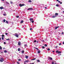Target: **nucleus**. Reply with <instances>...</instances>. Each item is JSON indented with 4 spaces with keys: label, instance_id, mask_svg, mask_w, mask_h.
<instances>
[{
    "label": "nucleus",
    "instance_id": "obj_1",
    "mask_svg": "<svg viewBox=\"0 0 64 64\" xmlns=\"http://www.w3.org/2000/svg\"><path fill=\"white\" fill-rule=\"evenodd\" d=\"M4 61V58H1L0 59V62H2L3 61Z\"/></svg>",
    "mask_w": 64,
    "mask_h": 64
},
{
    "label": "nucleus",
    "instance_id": "obj_2",
    "mask_svg": "<svg viewBox=\"0 0 64 64\" xmlns=\"http://www.w3.org/2000/svg\"><path fill=\"white\" fill-rule=\"evenodd\" d=\"M56 53H58V54H59V53H61V52L60 51L59 52V50H57L56 51Z\"/></svg>",
    "mask_w": 64,
    "mask_h": 64
},
{
    "label": "nucleus",
    "instance_id": "obj_3",
    "mask_svg": "<svg viewBox=\"0 0 64 64\" xmlns=\"http://www.w3.org/2000/svg\"><path fill=\"white\" fill-rule=\"evenodd\" d=\"M19 5L20 7H22V6H24V4H20Z\"/></svg>",
    "mask_w": 64,
    "mask_h": 64
},
{
    "label": "nucleus",
    "instance_id": "obj_4",
    "mask_svg": "<svg viewBox=\"0 0 64 64\" xmlns=\"http://www.w3.org/2000/svg\"><path fill=\"white\" fill-rule=\"evenodd\" d=\"M33 10V8H28L27 10Z\"/></svg>",
    "mask_w": 64,
    "mask_h": 64
},
{
    "label": "nucleus",
    "instance_id": "obj_5",
    "mask_svg": "<svg viewBox=\"0 0 64 64\" xmlns=\"http://www.w3.org/2000/svg\"><path fill=\"white\" fill-rule=\"evenodd\" d=\"M18 45H19V46L21 45V42H18Z\"/></svg>",
    "mask_w": 64,
    "mask_h": 64
},
{
    "label": "nucleus",
    "instance_id": "obj_6",
    "mask_svg": "<svg viewBox=\"0 0 64 64\" xmlns=\"http://www.w3.org/2000/svg\"><path fill=\"white\" fill-rule=\"evenodd\" d=\"M59 26H56L55 28V30H56V29H57L58 28H59Z\"/></svg>",
    "mask_w": 64,
    "mask_h": 64
},
{
    "label": "nucleus",
    "instance_id": "obj_7",
    "mask_svg": "<svg viewBox=\"0 0 64 64\" xmlns=\"http://www.w3.org/2000/svg\"><path fill=\"white\" fill-rule=\"evenodd\" d=\"M48 59H50V60H52V58L50 57H48Z\"/></svg>",
    "mask_w": 64,
    "mask_h": 64
},
{
    "label": "nucleus",
    "instance_id": "obj_8",
    "mask_svg": "<svg viewBox=\"0 0 64 64\" xmlns=\"http://www.w3.org/2000/svg\"><path fill=\"white\" fill-rule=\"evenodd\" d=\"M15 36L16 37H17V38H18L19 36L18 34H16Z\"/></svg>",
    "mask_w": 64,
    "mask_h": 64
},
{
    "label": "nucleus",
    "instance_id": "obj_9",
    "mask_svg": "<svg viewBox=\"0 0 64 64\" xmlns=\"http://www.w3.org/2000/svg\"><path fill=\"white\" fill-rule=\"evenodd\" d=\"M41 52H40V50H38V53L39 54V53H40Z\"/></svg>",
    "mask_w": 64,
    "mask_h": 64
},
{
    "label": "nucleus",
    "instance_id": "obj_10",
    "mask_svg": "<svg viewBox=\"0 0 64 64\" xmlns=\"http://www.w3.org/2000/svg\"><path fill=\"white\" fill-rule=\"evenodd\" d=\"M21 52L22 54H23L24 53V50H22Z\"/></svg>",
    "mask_w": 64,
    "mask_h": 64
},
{
    "label": "nucleus",
    "instance_id": "obj_11",
    "mask_svg": "<svg viewBox=\"0 0 64 64\" xmlns=\"http://www.w3.org/2000/svg\"><path fill=\"white\" fill-rule=\"evenodd\" d=\"M0 9H3V8L1 6L0 7Z\"/></svg>",
    "mask_w": 64,
    "mask_h": 64
},
{
    "label": "nucleus",
    "instance_id": "obj_12",
    "mask_svg": "<svg viewBox=\"0 0 64 64\" xmlns=\"http://www.w3.org/2000/svg\"><path fill=\"white\" fill-rule=\"evenodd\" d=\"M55 15L56 16H57L58 15V13H56L55 14Z\"/></svg>",
    "mask_w": 64,
    "mask_h": 64
},
{
    "label": "nucleus",
    "instance_id": "obj_13",
    "mask_svg": "<svg viewBox=\"0 0 64 64\" xmlns=\"http://www.w3.org/2000/svg\"><path fill=\"white\" fill-rule=\"evenodd\" d=\"M56 17V16L55 15V16H52V18H55V17Z\"/></svg>",
    "mask_w": 64,
    "mask_h": 64
},
{
    "label": "nucleus",
    "instance_id": "obj_14",
    "mask_svg": "<svg viewBox=\"0 0 64 64\" xmlns=\"http://www.w3.org/2000/svg\"><path fill=\"white\" fill-rule=\"evenodd\" d=\"M25 58L26 59H27V58H28V56H26Z\"/></svg>",
    "mask_w": 64,
    "mask_h": 64
},
{
    "label": "nucleus",
    "instance_id": "obj_15",
    "mask_svg": "<svg viewBox=\"0 0 64 64\" xmlns=\"http://www.w3.org/2000/svg\"><path fill=\"white\" fill-rule=\"evenodd\" d=\"M29 20H33V19H32V18H30V19Z\"/></svg>",
    "mask_w": 64,
    "mask_h": 64
},
{
    "label": "nucleus",
    "instance_id": "obj_16",
    "mask_svg": "<svg viewBox=\"0 0 64 64\" xmlns=\"http://www.w3.org/2000/svg\"><path fill=\"white\" fill-rule=\"evenodd\" d=\"M23 22H24V21H23V20H22L21 21V23H23Z\"/></svg>",
    "mask_w": 64,
    "mask_h": 64
},
{
    "label": "nucleus",
    "instance_id": "obj_17",
    "mask_svg": "<svg viewBox=\"0 0 64 64\" xmlns=\"http://www.w3.org/2000/svg\"><path fill=\"white\" fill-rule=\"evenodd\" d=\"M2 48L1 46H0V50H2Z\"/></svg>",
    "mask_w": 64,
    "mask_h": 64
},
{
    "label": "nucleus",
    "instance_id": "obj_18",
    "mask_svg": "<svg viewBox=\"0 0 64 64\" xmlns=\"http://www.w3.org/2000/svg\"><path fill=\"white\" fill-rule=\"evenodd\" d=\"M18 51H20V48H18Z\"/></svg>",
    "mask_w": 64,
    "mask_h": 64
},
{
    "label": "nucleus",
    "instance_id": "obj_19",
    "mask_svg": "<svg viewBox=\"0 0 64 64\" xmlns=\"http://www.w3.org/2000/svg\"><path fill=\"white\" fill-rule=\"evenodd\" d=\"M34 48L35 49H37V50H38V48H35V47H34Z\"/></svg>",
    "mask_w": 64,
    "mask_h": 64
},
{
    "label": "nucleus",
    "instance_id": "obj_20",
    "mask_svg": "<svg viewBox=\"0 0 64 64\" xmlns=\"http://www.w3.org/2000/svg\"><path fill=\"white\" fill-rule=\"evenodd\" d=\"M4 53H7V50H4Z\"/></svg>",
    "mask_w": 64,
    "mask_h": 64
},
{
    "label": "nucleus",
    "instance_id": "obj_21",
    "mask_svg": "<svg viewBox=\"0 0 64 64\" xmlns=\"http://www.w3.org/2000/svg\"><path fill=\"white\" fill-rule=\"evenodd\" d=\"M30 22H32V23H34V21L33 20L32 21H31V20H30Z\"/></svg>",
    "mask_w": 64,
    "mask_h": 64
},
{
    "label": "nucleus",
    "instance_id": "obj_22",
    "mask_svg": "<svg viewBox=\"0 0 64 64\" xmlns=\"http://www.w3.org/2000/svg\"><path fill=\"white\" fill-rule=\"evenodd\" d=\"M4 21V22H5V21H6V20L5 19H4L3 20Z\"/></svg>",
    "mask_w": 64,
    "mask_h": 64
},
{
    "label": "nucleus",
    "instance_id": "obj_23",
    "mask_svg": "<svg viewBox=\"0 0 64 64\" xmlns=\"http://www.w3.org/2000/svg\"><path fill=\"white\" fill-rule=\"evenodd\" d=\"M47 50H48V51H50V49L49 48H48Z\"/></svg>",
    "mask_w": 64,
    "mask_h": 64
},
{
    "label": "nucleus",
    "instance_id": "obj_24",
    "mask_svg": "<svg viewBox=\"0 0 64 64\" xmlns=\"http://www.w3.org/2000/svg\"><path fill=\"white\" fill-rule=\"evenodd\" d=\"M36 61L38 62H40V60H36Z\"/></svg>",
    "mask_w": 64,
    "mask_h": 64
},
{
    "label": "nucleus",
    "instance_id": "obj_25",
    "mask_svg": "<svg viewBox=\"0 0 64 64\" xmlns=\"http://www.w3.org/2000/svg\"><path fill=\"white\" fill-rule=\"evenodd\" d=\"M44 46H45V47H47V45L46 44H44Z\"/></svg>",
    "mask_w": 64,
    "mask_h": 64
},
{
    "label": "nucleus",
    "instance_id": "obj_26",
    "mask_svg": "<svg viewBox=\"0 0 64 64\" xmlns=\"http://www.w3.org/2000/svg\"><path fill=\"white\" fill-rule=\"evenodd\" d=\"M32 2V1L31 0H29L28 1V2Z\"/></svg>",
    "mask_w": 64,
    "mask_h": 64
},
{
    "label": "nucleus",
    "instance_id": "obj_27",
    "mask_svg": "<svg viewBox=\"0 0 64 64\" xmlns=\"http://www.w3.org/2000/svg\"><path fill=\"white\" fill-rule=\"evenodd\" d=\"M37 42V41L36 40H35L34 41V43H36Z\"/></svg>",
    "mask_w": 64,
    "mask_h": 64
},
{
    "label": "nucleus",
    "instance_id": "obj_28",
    "mask_svg": "<svg viewBox=\"0 0 64 64\" xmlns=\"http://www.w3.org/2000/svg\"><path fill=\"white\" fill-rule=\"evenodd\" d=\"M42 48H43V49H45V46H42Z\"/></svg>",
    "mask_w": 64,
    "mask_h": 64
},
{
    "label": "nucleus",
    "instance_id": "obj_29",
    "mask_svg": "<svg viewBox=\"0 0 64 64\" xmlns=\"http://www.w3.org/2000/svg\"><path fill=\"white\" fill-rule=\"evenodd\" d=\"M6 23H7V24H8V21L7 20H6Z\"/></svg>",
    "mask_w": 64,
    "mask_h": 64
},
{
    "label": "nucleus",
    "instance_id": "obj_30",
    "mask_svg": "<svg viewBox=\"0 0 64 64\" xmlns=\"http://www.w3.org/2000/svg\"><path fill=\"white\" fill-rule=\"evenodd\" d=\"M27 46V44H24V46L25 47H26V46Z\"/></svg>",
    "mask_w": 64,
    "mask_h": 64
},
{
    "label": "nucleus",
    "instance_id": "obj_31",
    "mask_svg": "<svg viewBox=\"0 0 64 64\" xmlns=\"http://www.w3.org/2000/svg\"><path fill=\"white\" fill-rule=\"evenodd\" d=\"M10 3L11 4H13V2H12V1H10Z\"/></svg>",
    "mask_w": 64,
    "mask_h": 64
},
{
    "label": "nucleus",
    "instance_id": "obj_32",
    "mask_svg": "<svg viewBox=\"0 0 64 64\" xmlns=\"http://www.w3.org/2000/svg\"><path fill=\"white\" fill-rule=\"evenodd\" d=\"M6 4H9V3H8V2H6Z\"/></svg>",
    "mask_w": 64,
    "mask_h": 64
},
{
    "label": "nucleus",
    "instance_id": "obj_33",
    "mask_svg": "<svg viewBox=\"0 0 64 64\" xmlns=\"http://www.w3.org/2000/svg\"><path fill=\"white\" fill-rule=\"evenodd\" d=\"M2 37H4V34H2Z\"/></svg>",
    "mask_w": 64,
    "mask_h": 64
},
{
    "label": "nucleus",
    "instance_id": "obj_34",
    "mask_svg": "<svg viewBox=\"0 0 64 64\" xmlns=\"http://www.w3.org/2000/svg\"><path fill=\"white\" fill-rule=\"evenodd\" d=\"M6 40H10L9 39V38H8V39H6Z\"/></svg>",
    "mask_w": 64,
    "mask_h": 64
},
{
    "label": "nucleus",
    "instance_id": "obj_35",
    "mask_svg": "<svg viewBox=\"0 0 64 64\" xmlns=\"http://www.w3.org/2000/svg\"><path fill=\"white\" fill-rule=\"evenodd\" d=\"M2 40H4V38L2 37Z\"/></svg>",
    "mask_w": 64,
    "mask_h": 64
},
{
    "label": "nucleus",
    "instance_id": "obj_36",
    "mask_svg": "<svg viewBox=\"0 0 64 64\" xmlns=\"http://www.w3.org/2000/svg\"><path fill=\"white\" fill-rule=\"evenodd\" d=\"M35 59H36V58H34V59H32V60H35Z\"/></svg>",
    "mask_w": 64,
    "mask_h": 64
},
{
    "label": "nucleus",
    "instance_id": "obj_37",
    "mask_svg": "<svg viewBox=\"0 0 64 64\" xmlns=\"http://www.w3.org/2000/svg\"><path fill=\"white\" fill-rule=\"evenodd\" d=\"M17 63L18 64H20V63H19V62H17Z\"/></svg>",
    "mask_w": 64,
    "mask_h": 64
},
{
    "label": "nucleus",
    "instance_id": "obj_38",
    "mask_svg": "<svg viewBox=\"0 0 64 64\" xmlns=\"http://www.w3.org/2000/svg\"><path fill=\"white\" fill-rule=\"evenodd\" d=\"M56 6H57V7H58V6H59V5L58 4H56Z\"/></svg>",
    "mask_w": 64,
    "mask_h": 64
},
{
    "label": "nucleus",
    "instance_id": "obj_39",
    "mask_svg": "<svg viewBox=\"0 0 64 64\" xmlns=\"http://www.w3.org/2000/svg\"><path fill=\"white\" fill-rule=\"evenodd\" d=\"M19 16H16V18H19Z\"/></svg>",
    "mask_w": 64,
    "mask_h": 64
},
{
    "label": "nucleus",
    "instance_id": "obj_40",
    "mask_svg": "<svg viewBox=\"0 0 64 64\" xmlns=\"http://www.w3.org/2000/svg\"><path fill=\"white\" fill-rule=\"evenodd\" d=\"M29 62V60H26V62Z\"/></svg>",
    "mask_w": 64,
    "mask_h": 64
},
{
    "label": "nucleus",
    "instance_id": "obj_41",
    "mask_svg": "<svg viewBox=\"0 0 64 64\" xmlns=\"http://www.w3.org/2000/svg\"><path fill=\"white\" fill-rule=\"evenodd\" d=\"M3 15L4 16H6V14H3Z\"/></svg>",
    "mask_w": 64,
    "mask_h": 64
},
{
    "label": "nucleus",
    "instance_id": "obj_42",
    "mask_svg": "<svg viewBox=\"0 0 64 64\" xmlns=\"http://www.w3.org/2000/svg\"><path fill=\"white\" fill-rule=\"evenodd\" d=\"M18 61H21V59H19L18 60Z\"/></svg>",
    "mask_w": 64,
    "mask_h": 64
},
{
    "label": "nucleus",
    "instance_id": "obj_43",
    "mask_svg": "<svg viewBox=\"0 0 64 64\" xmlns=\"http://www.w3.org/2000/svg\"><path fill=\"white\" fill-rule=\"evenodd\" d=\"M52 64H54V62H52Z\"/></svg>",
    "mask_w": 64,
    "mask_h": 64
},
{
    "label": "nucleus",
    "instance_id": "obj_44",
    "mask_svg": "<svg viewBox=\"0 0 64 64\" xmlns=\"http://www.w3.org/2000/svg\"><path fill=\"white\" fill-rule=\"evenodd\" d=\"M5 34L7 35H8V33H5Z\"/></svg>",
    "mask_w": 64,
    "mask_h": 64
},
{
    "label": "nucleus",
    "instance_id": "obj_45",
    "mask_svg": "<svg viewBox=\"0 0 64 64\" xmlns=\"http://www.w3.org/2000/svg\"><path fill=\"white\" fill-rule=\"evenodd\" d=\"M30 30H32V28H30Z\"/></svg>",
    "mask_w": 64,
    "mask_h": 64
},
{
    "label": "nucleus",
    "instance_id": "obj_46",
    "mask_svg": "<svg viewBox=\"0 0 64 64\" xmlns=\"http://www.w3.org/2000/svg\"><path fill=\"white\" fill-rule=\"evenodd\" d=\"M61 44H61V43H60L59 44V45H61Z\"/></svg>",
    "mask_w": 64,
    "mask_h": 64
},
{
    "label": "nucleus",
    "instance_id": "obj_47",
    "mask_svg": "<svg viewBox=\"0 0 64 64\" xmlns=\"http://www.w3.org/2000/svg\"><path fill=\"white\" fill-rule=\"evenodd\" d=\"M4 44H6V42H4Z\"/></svg>",
    "mask_w": 64,
    "mask_h": 64
},
{
    "label": "nucleus",
    "instance_id": "obj_48",
    "mask_svg": "<svg viewBox=\"0 0 64 64\" xmlns=\"http://www.w3.org/2000/svg\"><path fill=\"white\" fill-rule=\"evenodd\" d=\"M62 34H64V32H62Z\"/></svg>",
    "mask_w": 64,
    "mask_h": 64
},
{
    "label": "nucleus",
    "instance_id": "obj_49",
    "mask_svg": "<svg viewBox=\"0 0 64 64\" xmlns=\"http://www.w3.org/2000/svg\"><path fill=\"white\" fill-rule=\"evenodd\" d=\"M34 63H30V64H34Z\"/></svg>",
    "mask_w": 64,
    "mask_h": 64
},
{
    "label": "nucleus",
    "instance_id": "obj_50",
    "mask_svg": "<svg viewBox=\"0 0 64 64\" xmlns=\"http://www.w3.org/2000/svg\"><path fill=\"white\" fill-rule=\"evenodd\" d=\"M57 47H58V46H56V48H57Z\"/></svg>",
    "mask_w": 64,
    "mask_h": 64
},
{
    "label": "nucleus",
    "instance_id": "obj_51",
    "mask_svg": "<svg viewBox=\"0 0 64 64\" xmlns=\"http://www.w3.org/2000/svg\"><path fill=\"white\" fill-rule=\"evenodd\" d=\"M61 55V54H58L59 56H60V55Z\"/></svg>",
    "mask_w": 64,
    "mask_h": 64
},
{
    "label": "nucleus",
    "instance_id": "obj_52",
    "mask_svg": "<svg viewBox=\"0 0 64 64\" xmlns=\"http://www.w3.org/2000/svg\"><path fill=\"white\" fill-rule=\"evenodd\" d=\"M58 3H60V1H58Z\"/></svg>",
    "mask_w": 64,
    "mask_h": 64
},
{
    "label": "nucleus",
    "instance_id": "obj_53",
    "mask_svg": "<svg viewBox=\"0 0 64 64\" xmlns=\"http://www.w3.org/2000/svg\"><path fill=\"white\" fill-rule=\"evenodd\" d=\"M60 4H62V2H60Z\"/></svg>",
    "mask_w": 64,
    "mask_h": 64
},
{
    "label": "nucleus",
    "instance_id": "obj_54",
    "mask_svg": "<svg viewBox=\"0 0 64 64\" xmlns=\"http://www.w3.org/2000/svg\"><path fill=\"white\" fill-rule=\"evenodd\" d=\"M1 40V38H0V40Z\"/></svg>",
    "mask_w": 64,
    "mask_h": 64
},
{
    "label": "nucleus",
    "instance_id": "obj_55",
    "mask_svg": "<svg viewBox=\"0 0 64 64\" xmlns=\"http://www.w3.org/2000/svg\"><path fill=\"white\" fill-rule=\"evenodd\" d=\"M38 42H39V41H37V43H38Z\"/></svg>",
    "mask_w": 64,
    "mask_h": 64
},
{
    "label": "nucleus",
    "instance_id": "obj_56",
    "mask_svg": "<svg viewBox=\"0 0 64 64\" xmlns=\"http://www.w3.org/2000/svg\"><path fill=\"white\" fill-rule=\"evenodd\" d=\"M26 61H25L24 62V63H26Z\"/></svg>",
    "mask_w": 64,
    "mask_h": 64
},
{
    "label": "nucleus",
    "instance_id": "obj_57",
    "mask_svg": "<svg viewBox=\"0 0 64 64\" xmlns=\"http://www.w3.org/2000/svg\"><path fill=\"white\" fill-rule=\"evenodd\" d=\"M45 8V9H47V7H46Z\"/></svg>",
    "mask_w": 64,
    "mask_h": 64
},
{
    "label": "nucleus",
    "instance_id": "obj_58",
    "mask_svg": "<svg viewBox=\"0 0 64 64\" xmlns=\"http://www.w3.org/2000/svg\"><path fill=\"white\" fill-rule=\"evenodd\" d=\"M56 1L58 2L59 1V0H56Z\"/></svg>",
    "mask_w": 64,
    "mask_h": 64
},
{
    "label": "nucleus",
    "instance_id": "obj_59",
    "mask_svg": "<svg viewBox=\"0 0 64 64\" xmlns=\"http://www.w3.org/2000/svg\"><path fill=\"white\" fill-rule=\"evenodd\" d=\"M52 52H54V51H52Z\"/></svg>",
    "mask_w": 64,
    "mask_h": 64
},
{
    "label": "nucleus",
    "instance_id": "obj_60",
    "mask_svg": "<svg viewBox=\"0 0 64 64\" xmlns=\"http://www.w3.org/2000/svg\"><path fill=\"white\" fill-rule=\"evenodd\" d=\"M2 1H4V0H2Z\"/></svg>",
    "mask_w": 64,
    "mask_h": 64
},
{
    "label": "nucleus",
    "instance_id": "obj_61",
    "mask_svg": "<svg viewBox=\"0 0 64 64\" xmlns=\"http://www.w3.org/2000/svg\"><path fill=\"white\" fill-rule=\"evenodd\" d=\"M63 12L64 13V11H63Z\"/></svg>",
    "mask_w": 64,
    "mask_h": 64
},
{
    "label": "nucleus",
    "instance_id": "obj_62",
    "mask_svg": "<svg viewBox=\"0 0 64 64\" xmlns=\"http://www.w3.org/2000/svg\"><path fill=\"white\" fill-rule=\"evenodd\" d=\"M54 64H56V63H55Z\"/></svg>",
    "mask_w": 64,
    "mask_h": 64
},
{
    "label": "nucleus",
    "instance_id": "obj_63",
    "mask_svg": "<svg viewBox=\"0 0 64 64\" xmlns=\"http://www.w3.org/2000/svg\"><path fill=\"white\" fill-rule=\"evenodd\" d=\"M26 64L25 63V64Z\"/></svg>",
    "mask_w": 64,
    "mask_h": 64
}]
</instances>
